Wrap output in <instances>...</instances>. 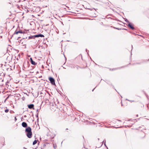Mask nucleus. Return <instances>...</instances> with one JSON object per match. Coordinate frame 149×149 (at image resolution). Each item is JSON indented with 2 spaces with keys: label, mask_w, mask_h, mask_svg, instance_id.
I'll return each instance as SVG.
<instances>
[{
  "label": "nucleus",
  "mask_w": 149,
  "mask_h": 149,
  "mask_svg": "<svg viewBox=\"0 0 149 149\" xmlns=\"http://www.w3.org/2000/svg\"><path fill=\"white\" fill-rule=\"evenodd\" d=\"M34 105L33 104H31L29 105H28V107L29 109H34Z\"/></svg>",
  "instance_id": "nucleus-5"
},
{
  "label": "nucleus",
  "mask_w": 149,
  "mask_h": 149,
  "mask_svg": "<svg viewBox=\"0 0 149 149\" xmlns=\"http://www.w3.org/2000/svg\"><path fill=\"white\" fill-rule=\"evenodd\" d=\"M39 110V109H37L36 111H37V113H38V112ZM37 113L38 114V113Z\"/></svg>",
  "instance_id": "nucleus-13"
},
{
  "label": "nucleus",
  "mask_w": 149,
  "mask_h": 149,
  "mask_svg": "<svg viewBox=\"0 0 149 149\" xmlns=\"http://www.w3.org/2000/svg\"><path fill=\"white\" fill-rule=\"evenodd\" d=\"M148 60L149 61V59Z\"/></svg>",
  "instance_id": "nucleus-26"
},
{
  "label": "nucleus",
  "mask_w": 149,
  "mask_h": 149,
  "mask_svg": "<svg viewBox=\"0 0 149 149\" xmlns=\"http://www.w3.org/2000/svg\"><path fill=\"white\" fill-rule=\"evenodd\" d=\"M22 126L24 127H27V124L26 123L23 122L22 123Z\"/></svg>",
  "instance_id": "nucleus-8"
},
{
  "label": "nucleus",
  "mask_w": 149,
  "mask_h": 149,
  "mask_svg": "<svg viewBox=\"0 0 149 149\" xmlns=\"http://www.w3.org/2000/svg\"><path fill=\"white\" fill-rule=\"evenodd\" d=\"M9 111V110L8 109H6L5 110V112L6 113H7Z\"/></svg>",
  "instance_id": "nucleus-11"
},
{
  "label": "nucleus",
  "mask_w": 149,
  "mask_h": 149,
  "mask_svg": "<svg viewBox=\"0 0 149 149\" xmlns=\"http://www.w3.org/2000/svg\"><path fill=\"white\" fill-rule=\"evenodd\" d=\"M66 130H68V128H67V129H66Z\"/></svg>",
  "instance_id": "nucleus-25"
},
{
  "label": "nucleus",
  "mask_w": 149,
  "mask_h": 149,
  "mask_svg": "<svg viewBox=\"0 0 149 149\" xmlns=\"http://www.w3.org/2000/svg\"><path fill=\"white\" fill-rule=\"evenodd\" d=\"M95 88H94V89H93L92 90V91H93V90H94V89H95Z\"/></svg>",
  "instance_id": "nucleus-19"
},
{
  "label": "nucleus",
  "mask_w": 149,
  "mask_h": 149,
  "mask_svg": "<svg viewBox=\"0 0 149 149\" xmlns=\"http://www.w3.org/2000/svg\"><path fill=\"white\" fill-rule=\"evenodd\" d=\"M24 149H27L26 148H25V147H24L23 148Z\"/></svg>",
  "instance_id": "nucleus-17"
},
{
  "label": "nucleus",
  "mask_w": 149,
  "mask_h": 149,
  "mask_svg": "<svg viewBox=\"0 0 149 149\" xmlns=\"http://www.w3.org/2000/svg\"><path fill=\"white\" fill-rule=\"evenodd\" d=\"M86 52H87V53H88V52H87V49H86ZM87 53L88 54V53Z\"/></svg>",
  "instance_id": "nucleus-21"
},
{
  "label": "nucleus",
  "mask_w": 149,
  "mask_h": 149,
  "mask_svg": "<svg viewBox=\"0 0 149 149\" xmlns=\"http://www.w3.org/2000/svg\"><path fill=\"white\" fill-rule=\"evenodd\" d=\"M128 26L133 30L134 29V27L133 26V25L131 23H129Z\"/></svg>",
  "instance_id": "nucleus-3"
},
{
  "label": "nucleus",
  "mask_w": 149,
  "mask_h": 149,
  "mask_svg": "<svg viewBox=\"0 0 149 149\" xmlns=\"http://www.w3.org/2000/svg\"><path fill=\"white\" fill-rule=\"evenodd\" d=\"M124 29L127 30L126 29Z\"/></svg>",
  "instance_id": "nucleus-22"
},
{
  "label": "nucleus",
  "mask_w": 149,
  "mask_h": 149,
  "mask_svg": "<svg viewBox=\"0 0 149 149\" xmlns=\"http://www.w3.org/2000/svg\"><path fill=\"white\" fill-rule=\"evenodd\" d=\"M33 36H29V39L31 38H32L33 37Z\"/></svg>",
  "instance_id": "nucleus-12"
},
{
  "label": "nucleus",
  "mask_w": 149,
  "mask_h": 149,
  "mask_svg": "<svg viewBox=\"0 0 149 149\" xmlns=\"http://www.w3.org/2000/svg\"><path fill=\"white\" fill-rule=\"evenodd\" d=\"M34 37L36 38H38L39 37H44V36L43 35L41 34H39L37 35H36L34 36Z\"/></svg>",
  "instance_id": "nucleus-4"
},
{
  "label": "nucleus",
  "mask_w": 149,
  "mask_h": 149,
  "mask_svg": "<svg viewBox=\"0 0 149 149\" xmlns=\"http://www.w3.org/2000/svg\"><path fill=\"white\" fill-rule=\"evenodd\" d=\"M15 121H16L17 120V119L16 118V117H15Z\"/></svg>",
  "instance_id": "nucleus-15"
},
{
  "label": "nucleus",
  "mask_w": 149,
  "mask_h": 149,
  "mask_svg": "<svg viewBox=\"0 0 149 149\" xmlns=\"http://www.w3.org/2000/svg\"><path fill=\"white\" fill-rule=\"evenodd\" d=\"M31 129L30 127H28L25 130V132H27L26 135L29 138H31L32 135Z\"/></svg>",
  "instance_id": "nucleus-1"
},
{
  "label": "nucleus",
  "mask_w": 149,
  "mask_h": 149,
  "mask_svg": "<svg viewBox=\"0 0 149 149\" xmlns=\"http://www.w3.org/2000/svg\"><path fill=\"white\" fill-rule=\"evenodd\" d=\"M47 93H48L49 95V93L47 92Z\"/></svg>",
  "instance_id": "nucleus-20"
},
{
  "label": "nucleus",
  "mask_w": 149,
  "mask_h": 149,
  "mask_svg": "<svg viewBox=\"0 0 149 149\" xmlns=\"http://www.w3.org/2000/svg\"><path fill=\"white\" fill-rule=\"evenodd\" d=\"M104 141H105V143H104V145L106 146V140H104Z\"/></svg>",
  "instance_id": "nucleus-14"
},
{
  "label": "nucleus",
  "mask_w": 149,
  "mask_h": 149,
  "mask_svg": "<svg viewBox=\"0 0 149 149\" xmlns=\"http://www.w3.org/2000/svg\"><path fill=\"white\" fill-rule=\"evenodd\" d=\"M26 117V116H24V117Z\"/></svg>",
  "instance_id": "nucleus-23"
},
{
  "label": "nucleus",
  "mask_w": 149,
  "mask_h": 149,
  "mask_svg": "<svg viewBox=\"0 0 149 149\" xmlns=\"http://www.w3.org/2000/svg\"><path fill=\"white\" fill-rule=\"evenodd\" d=\"M136 116H137H137H138V115H136Z\"/></svg>",
  "instance_id": "nucleus-24"
},
{
  "label": "nucleus",
  "mask_w": 149,
  "mask_h": 149,
  "mask_svg": "<svg viewBox=\"0 0 149 149\" xmlns=\"http://www.w3.org/2000/svg\"><path fill=\"white\" fill-rule=\"evenodd\" d=\"M30 61H31V63L33 65H35L36 64L35 62L33 60V59H32V58H30Z\"/></svg>",
  "instance_id": "nucleus-7"
},
{
  "label": "nucleus",
  "mask_w": 149,
  "mask_h": 149,
  "mask_svg": "<svg viewBox=\"0 0 149 149\" xmlns=\"http://www.w3.org/2000/svg\"><path fill=\"white\" fill-rule=\"evenodd\" d=\"M116 29H118V30H119V29L118 28H116Z\"/></svg>",
  "instance_id": "nucleus-18"
},
{
  "label": "nucleus",
  "mask_w": 149,
  "mask_h": 149,
  "mask_svg": "<svg viewBox=\"0 0 149 149\" xmlns=\"http://www.w3.org/2000/svg\"><path fill=\"white\" fill-rule=\"evenodd\" d=\"M49 79L52 85H55V80L52 77H49Z\"/></svg>",
  "instance_id": "nucleus-2"
},
{
  "label": "nucleus",
  "mask_w": 149,
  "mask_h": 149,
  "mask_svg": "<svg viewBox=\"0 0 149 149\" xmlns=\"http://www.w3.org/2000/svg\"><path fill=\"white\" fill-rule=\"evenodd\" d=\"M125 21L126 22L128 23H130L129 21L127 19H125Z\"/></svg>",
  "instance_id": "nucleus-10"
},
{
  "label": "nucleus",
  "mask_w": 149,
  "mask_h": 149,
  "mask_svg": "<svg viewBox=\"0 0 149 149\" xmlns=\"http://www.w3.org/2000/svg\"><path fill=\"white\" fill-rule=\"evenodd\" d=\"M18 33H23V32H22V30H19V31H16L14 33V34H18Z\"/></svg>",
  "instance_id": "nucleus-6"
},
{
  "label": "nucleus",
  "mask_w": 149,
  "mask_h": 149,
  "mask_svg": "<svg viewBox=\"0 0 149 149\" xmlns=\"http://www.w3.org/2000/svg\"><path fill=\"white\" fill-rule=\"evenodd\" d=\"M37 143V141L36 140H35L33 142V145H34L36 144Z\"/></svg>",
  "instance_id": "nucleus-9"
},
{
  "label": "nucleus",
  "mask_w": 149,
  "mask_h": 149,
  "mask_svg": "<svg viewBox=\"0 0 149 149\" xmlns=\"http://www.w3.org/2000/svg\"><path fill=\"white\" fill-rule=\"evenodd\" d=\"M105 143V141H104V140L103 141V143Z\"/></svg>",
  "instance_id": "nucleus-16"
}]
</instances>
